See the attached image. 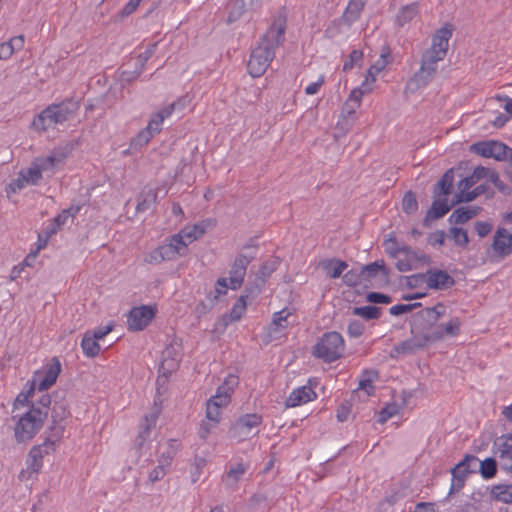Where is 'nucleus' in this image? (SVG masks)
I'll return each instance as SVG.
<instances>
[{"instance_id":"603ef678","label":"nucleus","mask_w":512,"mask_h":512,"mask_svg":"<svg viewBox=\"0 0 512 512\" xmlns=\"http://www.w3.org/2000/svg\"><path fill=\"white\" fill-rule=\"evenodd\" d=\"M379 271L385 272V265L383 261H375L362 268V274L367 278L376 277Z\"/></svg>"},{"instance_id":"473e14b6","label":"nucleus","mask_w":512,"mask_h":512,"mask_svg":"<svg viewBox=\"0 0 512 512\" xmlns=\"http://www.w3.org/2000/svg\"><path fill=\"white\" fill-rule=\"evenodd\" d=\"M180 235L188 245L202 237L205 233V227L202 224L186 226L179 231Z\"/></svg>"},{"instance_id":"052dcab7","label":"nucleus","mask_w":512,"mask_h":512,"mask_svg":"<svg viewBox=\"0 0 512 512\" xmlns=\"http://www.w3.org/2000/svg\"><path fill=\"white\" fill-rule=\"evenodd\" d=\"M230 289L229 281L225 277L219 278L215 283L213 300L219 299L221 296L227 294V290Z\"/></svg>"},{"instance_id":"de8ad7c7","label":"nucleus","mask_w":512,"mask_h":512,"mask_svg":"<svg viewBox=\"0 0 512 512\" xmlns=\"http://www.w3.org/2000/svg\"><path fill=\"white\" fill-rule=\"evenodd\" d=\"M353 314L361 316L364 319L371 320L376 319L380 316V310L375 306L368 305L362 307H355L353 310Z\"/></svg>"},{"instance_id":"69168bd1","label":"nucleus","mask_w":512,"mask_h":512,"mask_svg":"<svg viewBox=\"0 0 512 512\" xmlns=\"http://www.w3.org/2000/svg\"><path fill=\"white\" fill-rule=\"evenodd\" d=\"M218 423H214L209 420V422L203 421L198 429V435L201 439H207L209 434L211 433L212 429L216 427Z\"/></svg>"},{"instance_id":"1a4fd4ad","label":"nucleus","mask_w":512,"mask_h":512,"mask_svg":"<svg viewBox=\"0 0 512 512\" xmlns=\"http://www.w3.org/2000/svg\"><path fill=\"white\" fill-rule=\"evenodd\" d=\"M262 416L256 413L245 414L239 417L230 429L231 438L237 442L245 441L259 432Z\"/></svg>"},{"instance_id":"ea45409f","label":"nucleus","mask_w":512,"mask_h":512,"mask_svg":"<svg viewBox=\"0 0 512 512\" xmlns=\"http://www.w3.org/2000/svg\"><path fill=\"white\" fill-rule=\"evenodd\" d=\"M498 461L495 458H486L480 462V473L484 479H491L497 472Z\"/></svg>"},{"instance_id":"412c9836","label":"nucleus","mask_w":512,"mask_h":512,"mask_svg":"<svg viewBox=\"0 0 512 512\" xmlns=\"http://www.w3.org/2000/svg\"><path fill=\"white\" fill-rule=\"evenodd\" d=\"M167 249V253L169 254V258L171 260H175L178 257H183L188 253V244L183 239V237L178 232L177 234L172 235L166 244H163Z\"/></svg>"},{"instance_id":"13d9d810","label":"nucleus","mask_w":512,"mask_h":512,"mask_svg":"<svg viewBox=\"0 0 512 512\" xmlns=\"http://www.w3.org/2000/svg\"><path fill=\"white\" fill-rule=\"evenodd\" d=\"M478 459L474 456H466L461 462L457 465H461V469L459 470V475H462L464 479H466L467 475L473 472L471 468V464L475 465Z\"/></svg>"},{"instance_id":"338daca9","label":"nucleus","mask_w":512,"mask_h":512,"mask_svg":"<svg viewBox=\"0 0 512 512\" xmlns=\"http://www.w3.org/2000/svg\"><path fill=\"white\" fill-rule=\"evenodd\" d=\"M325 82V77L324 75H320L317 79V81L315 82H312L310 83L306 88H305V93L307 95H314V94H317L320 90V88L322 87V85L324 84Z\"/></svg>"},{"instance_id":"7ed1b4c3","label":"nucleus","mask_w":512,"mask_h":512,"mask_svg":"<svg viewBox=\"0 0 512 512\" xmlns=\"http://www.w3.org/2000/svg\"><path fill=\"white\" fill-rule=\"evenodd\" d=\"M47 418V409L27 407L23 412L12 414L14 437L17 443L30 442L42 429Z\"/></svg>"},{"instance_id":"393cba45","label":"nucleus","mask_w":512,"mask_h":512,"mask_svg":"<svg viewBox=\"0 0 512 512\" xmlns=\"http://www.w3.org/2000/svg\"><path fill=\"white\" fill-rule=\"evenodd\" d=\"M63 161L62 155H56L55 153H52L48 155L47 157H39L36 158L33 162L35 165H37L41 175L44 172H53L55 168L61 164Z\"/></svg>"},{"instance_id":"6ab92c4d","label":"nucleus","mask_w":512,"mask_h":512,"mask_svg":"<svg viewBox=\"0 0 512 512\" xmlns=\"http://www.w3.org/2000/svg\"><path fill=\"white\" fill-rule=\"evenodd\" d=\"M44 455L40 452V448L32 447L27 457V468L19 473L20 480L28 479L32 474H37L43 466Z\"/></svg>"},{"instance_id":"2f4dec72","label":"nucleus","mask_w":512,"mask_h":512,"mask_svg":"<svg viewBox=\"0 0 512 512\" xmlns=\"http://www.w3.org/2000/svg\"><path fill=\"white\" fill-rule=\"evenodd\" d=\"M479 181V179H476L475 177V169L473 170L472 174L468 177H465L463 178L462 180H460V182L458 183V189H459V192L457 193L456 195V200H455V203H462V202H466V200H464V196L469 194V192H471V188Z\"/></svg>"},{"instance_id":"09e8293b","label":"nucleus","mask_w":512,"mask_h":512,"mask_svg":"<svg viewBox=\"0 0 512 512\" xmlns=\"http://www.w3.org/2000/svg\"><path fill=\"white\" fill-rule=\"evenodd\" d=\"M402 208L407 214H413L417 211L418 203L413 192L408 191L405 193L402 200Z\"/></svg>"},{"instance_id":"20e7f679","label":"nucleus","mask_w":512,"mask_h":512,"mask_svg":"<svg viewBox=\"0 0 512 512\" xmlns=\"http://www.w3.org/2000/svg\"><path fill=\"white\" fill-rule=\"evenodd\" d=\"M78 107V103L73 100L51 104L34 117L32 127L40 132L54 128L56 125L70 120L78 110Z\"/></svg>"},{"instance_id":"79ce46f5","label":"nucleus","mask_w":512,"mask_h":512,"mask_svg":"<svg viewBox=\"0 0 512 512\" xmlns=\"http://www.w3.org/2000/svg\"><path fill=\"white\" fill-rule=\"evenodd\" d=\"M167 249L164 245H160L156 249L152 250L145 258V262L149 264H158L162 261L171 260L169 258V254L167 253Z\"/></svg>"},{"instance_id":"0eeeda50","label":"nucleus","mask_w":512,"mask_h":512,"mask_svg":"<svg viewBox=\"0 0 512 512\" xmlns=\"http://www.w3.org/2000/svg\"><path fill=\"white\" fill-rule=\"evenodd\" d=\"M344 351V339L336 331L324 333L313 347V355L327 363L338 360Z\"/></svg>"},{"instance_id":"bb28decb","label":"nucleus","mask_w":512,"mask_h":512,"mask_svg":"<svg viewBox=\"0 0 512 512\" xmlns=\"http://www.w3.org/2000/svg\"><path fill=\"white\" fill-rule=\"evenodd\" d=\"M63 435L62 428H56L51 435L47 436L42 444L36 445L35 447L40 448V452L45 456L53 453L58 447L60 440Z\"/></svg>"},{"instance_id":"bf43d9fd","label":"nucleus","mask_w":512,"mask_h":512,"mask_svg":"<svg viewBox=\"0 0 512 512\" xmlns=\"http://www.w3.org/2000/svg\"><path fill=\"white\" fill-rule=\"evenodd\" d=\"M420 306H421V303H419V302L412 303V304H397V305L392 306L389 309V313L393 316H399L404 313L410 312L413 309L420 307Z\"/></svg>"},{"instance_id":"a18cd8bd","label":"nucleus","mask_w":512,"mask_h":512,"mask_svg":"<svg viewBox=\"0 0 512 512\" xmlns=\"http://www.w3.org/2000/svg\"><path fill=\"white\" fill-rule=\"evenodd\" d=\"M449 232H450V235H451L454 243L457 246H460V247L467 246V244L469 242V238H468V233L465 229L459 228V227H451Z\"/></svg>"},{"instance_id":"e433bc0d","label":"nucleus","mask_w":512,"mask_h":512,"mask_svg":"<svg viewBox=\"0 0 512 512\" xmlns=\"http://www.w3.org/2000/svg\"><path fill=\"white\" fill-rule=\"evenodd\" d=\"M326 274L331 278H338L347 268V263L341 260H330L323 266Z\"/></svg>"},{"instance_id":"4c0bfd02","label":"nucleus","mask_w":512,"mask_h":512,"mask_svg":"<svg viewBox=\"0 0 512 512\" xmlns=\"http://www.w3.org/2000/svg\"><path fill=\"white\" fill-rule=\"evenodd\" d=\"M450 210V206L448 205V201L446 198L442 200H435L432 203L431 209L428 211V217L433 219H439L446 215Z\"/></svg>"},{"instance_id":"8fccbe9b","label":"nucleus","mask_w":512,"mask_h":512,"mask_svg":"<svg viewBox=\"0 0 512 512\" xmlns=\"http://www.w3.org/2000/svg\"><path fill=\"white\" fill-rule=\"evenodd\" d=\"M461 467V465H456L451 470L452 481L449 494L459 491L464 486L465 479L462 477V475H459V470L461 469Z\"/></svg>"},{"instance_id":"423d86ee","label":"nucleus","mask_w":512,"mask_h":512,"mask_svg":"<svg viewBox=\"0 0 512 512\" xmlns=\"http://www.w3.org/2000/svg\"><path fill=\"white\" fill-rule=\"evenodd\" d=\"M239 384V379L234 374H229L218 386L216 393L209 398L206 404V418L214 423H219L222 409L231 401V396Z\"/></svg>"},{"instance_id":"f704fd0d","label":"nucleus","mask_w":512,"mask_h":512,"mask_svg":"<svg viewBox=\"0 0 512 512\" xmlns=\"http://www.w3.org/2000/svg\"><path fill=\"white\" fill-rule=\"evenodd\" d=\"M377 377L378 374L376 371H365L359 380L358 389L360 391H363L366 394V396L372 395L374 393L373 383L377 379Z\"/></svg>"},{"instance_id":"f8f14e48","label":"nucleus","mask_w":512,"mask_h":512,"mask_svg":"<svg viewBox=\"0 0 512 512\" xmlns=\"http://www.w3.org/2000/svg\"><path fill=\"white\" fill-rule=\"evenodd\" d=\"M161 410V405L155 400L151 412L145 415L140 423L139 431L134 441L137 450H142L146 443L151 440V429L155 427Z\"/></svg>"},{"instance_id":"4be33fe9","label":"nucleus","mask_w":512,"mask_h":512,"mask_svg":"<svg viewBox=\"0 0 512 512\" xmlns=\"http://www.w3.org/2000/svg\"><path fill=\"white\" fill-rule=\"evenodd\" d=\"M290 315L291 313L287 309H282L273 314L272 321L269 326L270 338H276L282 334L288 326V317Z\"/></svg>"},{"instance_id":"774afa93","label":"nucleus","mask_w":512,"mask_h":512,"mask_svg":"<svg viewBox=\"0 0 512 512\" xmlns=\"http://www.w3.org/2000/svg\"><path fill=\"white\" fill-rule=\"evenodd\" d=\"M167 472V469L160 466V465H157L150 473H149V476H148V479L151 483H155L157 481H159L160 479H162L165 474Z\"/></svg>"},{"instance_id":"7c9ffc66","label":"nucleus","mask_w":512,"mask_h":512,"mask_svg":"<svg viewBox=\"0 0 512 512\" xmlns=\"http://www.w3.org/2000/svg\"><path fill=\"white\" fill-rule=\"evenodd\" d=\"M418 13L419 10L417 3L403 6L396 16V22L399 26H404L412 21L418 15Z\"/></svg>"},{"instance_id":"4468645a","label":"nucleus","mask_w":512,"mask_h":512,"mask_svg":"<svg viewBox=\"0 0 512 512\" xmlns=\"http://www.w3.org/2000/svg\"><path fill=\"white\" fill-rule=\"evenodd\" d=\"M156 310L151 306H138L131 309L129 315L127 317V324L129 330L132 331H141L155 316Z\"/></svg>"},{"instance_id":"58836bf2","label":"nucleus","mask_w":512,"mask_h":512,"mask_svg":"<svg viewBox=\"0 0 512 512\" xmlns=\"http://www.w3.org/2000/svg\"><path fill=\"white\" fill-rule=\"evenodd\" d=\"M33 393L34 391H30V383L27 382L24 389L17 395L14 401L12 414L20 412L21 407L28 406L29 399Z\"/></svg>"},{"instance_id":"e2e57ef3","label":"nucleus","mask_w":512,"mask_h":512,"mask_svg":"<svg viewBox=\"0 0 512 512\" xmlns=\"http://www.w3.org/2000/svg\"><path fill=\"white\" fill-rule=\"evenodd\" d=\"M398 413V407L396 404H387L380 412L379 414V422L385 423L390 418H392L394 415Z\"/></svg>"},{"instance_id":"72a5a7b5","label":"nucleus","mask_w":512,"mask_h":512,"mask_svg":"<svg viewBox=\"0 0 512 512\" xmlns=\"http://www.w3.org/2000/svg\"><path fill=\"white\" fill-rule=\"evenodd\" d=\"M365 2L366 0H350L343 14V19L348 23L356 21L364 8Z\"/></svg>"},{"instance_id":"37998d69","label":"nucleus","mask_w":512,"mask_h":512,"mask_svg":"<svg viewBox=\"0 0 512 512\" xmlns=\"http://www.w3.org/2000/svg\"><path fill=\"white\" fill-rule=\"evenodd\" d=\"M80 206H70L66 209H64L61 213H59L56 217H54L53 222L59 226L62 227L65 225L69 219H74V217L79 213Z\"/></svg>"},{"instance_id":"6e6552de","label":"nucleus","mask_w":512,"mask_h":512,"mask_svg":"<svg viewBox=\"0 0 512 512\" xmlns=\"http://www.w3.org/2000/svg\"><path fill=\"white\" fill-rule=\"evenodd\" d=\"M61 372V363L57 358L51 359L40 369L33 373L30 383V391H46L52 387Z\"/></svg>"},{"instance_id":"ddd939ff","label":"nucleus","mask_w":512,"mask_h":512,"mask_svg":"<svg viewBox=\"0 0 512 512\" xmlns=\"http://www.w3.org/2000/svg\"><path fill=\"white\" fill-rule=\"evenodd\" d=\"M494 455L502 470L512 473V434H503L494 441Z\"/></svg>"},{"instance_id":"a211bd4d","label":"nucleus","mask_w":512,"mask_h":512,"mask_svg":"<svg viewBox=\"0 0 512 512\" xmlns=\"http://www.w3.org/2000/svg\"><path fill=\"white\" fill-rule=\"evenodd\" d=\"M316 397L317 394L309 383L292 390L285 403L287 407H297L315 400Z\"/></svg>"},{"instance_id":"3c124183","label":"nucleus","mask_w":512,"mask_h":512,"mask_svg":"<svg viewBox=\"0 0 512 512\" xmlns=\"http://www.w3.org/2000/svg\"><path fill=\"white\" fill-rule=\"evenodd\" d=\"M376 79L377 75L368 69L365 79L359 87L355 88V90H360L363 95L370 93L374 88Z\"/></svg>"},{"instance_id":"2eb2a0df","label":"nucleus","mask_w":512,"mask_h":512,"mask_svg":"<svg viewBox=\"0 0 512 512\" xmlns=\"http://www.w3.org/2000/svg\"><path fill=\"white\" fill-rule=\"evenodd\" d=\"M491 249L493 254L500 259H504L512 254V236L510 233H507L505 228L499 226L496 229Z\"/></svg>"},{"instance_id":"9b49d317","label":"nucleus","mask_w":512,"mask_h":512,"mask_svg":"<svg viewBox=\"0 0 512 512\" xmlns=\"http://www.w3.org/2000/svg\"><path fill=\"white\" fill-rule=\"evenodd\" d=\"M471 151L484 158L505 161L511 149L500 141L486 140L474 143L471 146Z\"/></svg>"},{"instance_id":"c9c22d12","label":"nucleus","mask_w":512,"mask_h":512,"mask_svg":"<svg viewBox=\"0 0 512 512\" xmlns=\"http://www.w3.org/2000/svg\"><path fill=\"white\" fill-rule=\"evenodd\" d=\"M491 495L498 501L512 504V484H498L493 486Z\"/></svg>"},{"instance_id":"864d4df0","label":"nucleus","mask_w":512,"mask_h":512,"mask_svg":"<svg viewBox=\"0 0 512 512\" xmlns=\"http://www.w3.org/2000/svg\"><path fill=\"white\" fill-rule=\"evenodd\" d=\"M279 260L278 258H271L264 262L260 267L259 274L260 277L264 280L269 277L278 267Z\"/></svg>"},{"instance_id":"49530a36","label":"nucleus","mask_w":512,"mask_h":512,"mask_svg":"<svg viewBox=\"0 0 512 512\" xmlns=\"http://www.w3.org/2000/svg\"><path fill=\"white\" fill-rule=\"evenodd\" d=\"M389 56H390L389 48H384L380 54V57L376 60V62L374 64H372L369 67V70H371L373 73L378 75L389 64Z\"/></svg>"},{"instance_id":"a878e982","label":"nucleus","mask_w":512,"mask_h":512,"mask_svg":"<svg viewBox=\"0 0 512 512\" xmlns=\"http://www.w3.org/2000/svg\"><path fill=\"white\" fill-rule=\"evenodd\" d=\"M445 314L446 306L443 303H437L433 307L424 308L418 313L430 325L435 324Z\"/></svg>"},{"instance_id":"f257e3e1","label":"nucleus","mask_w":512,"mask_h":512,"mask_svg":"<svg viewBox=\"0 0 512 512\" xmlns=\"http://www.w3.org/2000/svg\"><path fill=\"white\" fill-rule=\"evenodd\" d=\"M452 27L449 24L438 29L432 37L430 48L424 51L419 70L408 80L405 93L414 94L423 90L434 78L438 62L442 61L448 51Z\"/></svg>"},{"instance_id":"c756f323","label":"nucleus","mask_w":512,"mask_h":512,"mask_svg":"<svg viewBox=\"0 0 512 512\" xmlns=\"http://www.w3.org/2000/svg\"><path fill=\"white\" fill-rule=\"evenodd\" d=\"M81 348L83 354L88 358L96 357L100 352V345L98 341L91 336V331L84 334L81 341Z\"/></svg>"},{"instance_id":"39448f33","label":"nucleus","mask_w":512,"mask_h":512,"mask_svg":"<svg viewBox=\"0 0 512 512\" xmlns=\"http://www.w3.org/2000/svg\"><path fill=\"white\" fill-rule=\"evenodd\" d=\"M180 102L181 100L172 102L153 112L147 126L131 139L130 148L136 150L147 145L155 135L161 132L164 121L172 116Z\"/></svg>"},{"instance_id":"b1692460","label":"nucleus","mask_w":512,"mask_h":512,"mask_svg":"<svg viewBox=\"0 0 512 512\" xmlns=\"http://www.w3.org/2000/svg\"><path fill=\"white\" fill-rule=\"evenodd\" d=\"M247 470V466L242 463L238 462L235 464H231L225 475L223 476V482L228 487H236L239 480L243 477Z\"/></svg>"},{"instance_id":"f3484780","label":"nucleus","mask_w":512,"mask_h":512,"mask_svg":"<svg viewBox=\"0 0 512 512\" xmlns=\"http://www.w3.org/2000/svg\"><path fill=\"white\" fill-rule=\"evenodd\" d=\"M461 328V321L459 318H451L447 323L438 325L430 333L426 334V340L435 342L444 339L445 337H455L459 335Z\"/></svg>"},{"instance_id":"0e129e2a","label":"nucleus","mask_w":512,"mask_h":512,"mask_svg":"<svg viewBox=\"0 0 512 512\" xmlns=\"http://www.w3.org/2000/svg\"><path fill=\"white\" fill-rule=\"evenodd\" d=\"M364 331V324L359 320H351L347 327V333L351 337H359Z\"/></svg>"},{"instance_id":"4d7b16f0","label":"nucleus","mask_w":512,"mask_h":512,"mask_svg":"<svg viewBox=\"0 0 512 512\" xmlns=\"http://www.w3.org/2000/svg\"><path fill=\"white\" fill-rule=\"evenodd\" d=\"M28 186L24 178L21 176V174H18V177L16 179H13L7 186H6V193L9 196L10 194H15L19 191H21L23 188Z\"/></svg>"},{"instance_id":"aec40b11","label":"nucleus","mask_w":512,"mask_h":512,"mask_svg":"<svg viewBox=\"0 0 512 512\" xmlns=\"http://www.w3.org/2000/svg\"><path fill=\"white\" fill-rule=\"evenodd\" d=\"M475 177L479 180H488L498 189L499 192L503 194H508L510 191L509 187L500 179L499 174L495 169L477 166L475 167Z\"/></svg>"},{"instance_id":"f03ea898","label":"nucleus","mask_w":512,"mask_h":512,"mask_svg":"<svg viewBox=\"0 0 512 512\" xmlns=\"http://www.w3.org/2000/svg\"><path fill=\"white\" fill-rule=\"evenodd\" d=\"M285 22L276 20L262 37L260 43L253 49L248 61V72L253 77H260L265 73L275 56V49L283 42L285 35Z\"/></svg>"},{"instance_id":"dca6fc26","label":"nucleus","mask_w":512,"mask_h":512,"mask_svg":"<svg viewBox=\"0 0 512 512\" xmlns=\"http://www.w3.org/2000/svg\"><path fill=\"white\" fill-rule=\"evenodd\" d=\"M249 263L250 259L244 255L235 258L229 271V278H227L231 290H237L242 286Z\"/></svg>"},{"instance_id":"6e6d98bb","label":"nucleus","mask_w":512,"mask_h":512,"mask_svg":"<svg viewBox=\"0 0 512 512\" xmlns=\"http://www.w3.org/2000/svg\"><path fill=\"white\" fill-rule=\"evenodd\" d=\"M453 183V172L452 170H448L444 173V175L441 177V179L438 181L437 186L439 187L441 193L443 195H448L450 188L452 187Z\"/></svg>"},{"instance_id":"a19ab883","label":"nucleus","mask_w":512,"mask_h":512,"mask_svg":"<svg viewBox=\"0 0 512 512\" xmlns=\"http://www.w3.org/2000/svg\"><path fill=\"white\" fill-rule=\"evenodd\" d=\"M20 174L28 185H36L42 178V175L34 162H32L28 168L21 170Z\"/></svg>"},{"instance_id":"cd10ccee","label":"nucleus","mask_w":512,"mask_h":512,"mask_svg":"<svg viewBox=\"0 0 512 512\" xmlns=\"http://www.w3.org/2000/svg\"><path fill=\"white\" fill-rule=\"evenodd\" d=\"M479 212V207H460L455 209L449 217V221L454 224H464Z\"/></svg>"},{"instance_id":"680f3d73","label":"nucleus","mask_w":512,"mask_h":512,"mask_svg":"<svg viewBox=\"0 0 512 512\" xmlns=\"http://www.w3.org/2000/svg\"><path fill=\"white\" fill-rule=\"evenodd\" d=\"M362 57V51L356 49L351 51V53L349 54V58L344 62L343 70H351L354 67V65L358 64L362 60Z\"/></svg>"},{"instance_id":"c85d7f7f","label":"nucleus","mask_w":512,"mask_h":512,"mask_svg":"<svg viewBox=\"0 0 512 512\" xmlns=\"http://www.w3.org/2000/svg\"><path fill=\"white\" fill-rule=\"evenodd\" d=\"M430 340H426V334L422 337L414 336L400 343L395 349L398 353H412L416 349L424 347Z\"/></svg>"},{"instance_id":"5701e85b","label":"nucleus","mask_w":512,"mask_h":512,"mask_svg":"<svg viewBox=\"0 0 512 512\" xmlns=\"http://www.w3.org/2000/svg\"><path fill=\"white\" fill-rule=\"evenodd\" d=\"M364 95L360 90L353 89L347 100L345 101L343 108H342V116L344 118H353L356 114V111L361 106L362 97Z\"/></svg>"},{"instance_id":"5fc2aeb1","label":"nucleus","mask_w":512,"mask_h":512,"mask_svg":"<svg viewBox=\"0 0 512 512\" xmlns=\"http://www.w3.org/2000/svg\"><path fill=\"white\" fill-rule=\"evenodd\" d=\"M206 465V460L202 457H196L191 466V480L193 483L197 482L202 474L203 468Z\"/></svg>"},{"instance_id":"c03bdc74","label":"nucleus","mask_w":512,"mask_h":512,"mask_svg":"<svg viewBox=\"0 0 512 512\" xmlns=\"http://www.w3.org/2000/svg\"><path fill=\"white\" fill-rule=\"evenodd\" d=\"M247 3L244 0H235L230 7L228 14V22L237 21L244 13Z\"/></svg>"},{"instance_id":"9d476101","label":"nucleus","mask_w":512,"mask_h":512,"mask_svg":"<svg viewBox=\"0 0 512 512\" xmlns=\"http://www.w3.org/2000/svg\"><path fill=\"white\" fill-rule=\"evenodd\" d=\"M422 280L429 289L444 290L452 287L455 283L453 277L441 269H429L425 273L412 275L407 278V284L412 281Z\"/></svg>"}]
</instances>
